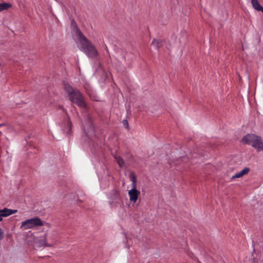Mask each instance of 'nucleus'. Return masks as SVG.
<instances>
[{
    "instance_id": "obj_1",
    "label": "nucleus",
    "mask_w": 263,
    "mask_h": 263,
    "mask_svg": "<svg viewBox=\"0 0 263 263\" xmlns=\"http://www.w3.org/2000/svg\"><path fill=\"white\" fill-rule=\"evenodd\" d=\"M75 37L78 43L80 45V49L89 58H95L97 57L98 52L96 47L79 28L76 30Z\"/></svg>"
},
{
    "instance_id": "obj_2",
    "label": "nucleus",
    "mask_w": 263,
    "mask_h": 263,
    "mask_svg": "<svg viewBox=\"0 0 263 263\" xmlns=\"http://www.w3.org/2000/svg\"><path fill=\"white\" fill-rule=\"evenodd\" d=\"M64 89L67 93L68 98L71 102L81 108H87V105L84 101V97L78 89L73 88L69 85H66Z\"/></svg>"
},
{
    "instance_id": "obj_3",
    "label": "nucleus",
    "mask_w": 263,
    "mask_h": 263,
    "mask_svg": "<svg viewBox=\"0 0 263 263\" xmlns=\"http://www.w3.org/2000/svg\"><path fill=\"white\" fill-rule=\"evenodd\" d=\"M241 141L244 144L251 145L258 152L263 151V140L260 136L250 134L243 137Z\"/></svg>"
},
{
    "instance_id": "obj_4",
    "label": "nucleus",
    "mask_w": 263,
    "mask_h": 263,
    "mask_svg": "<svg viewBox=\"0 0 263 263\" xmlns=\"http://www.w3.org/2000/svg\"><path fill=\"white\" fill-rule=\"evenodd\" d=\"M43 226V221L39 217H35L27 219L22 222L21 228L23 230H27L33 228L37 226Z\"/></svg>"
},
{
    "instance_id": "obj_5",
    "label": "nucleus",
    "mask_w": 263,
    "mask_h": 263,
    "mask_svg": "<svg viewBox=\"0 0 263 263\" xmlns=\"http://www.w3.org/2000/svg\"><path fill=\"white\" fill-rule=\"evenodd\" d=\"M84 129L86 134L89 137L91 138L95 135L94 127L92 124L91 119L89 116L87 117V123L86 125L84 126Z\"/></svg>"
},
{
    "instance_id": "obj_6",
    "label": "nucleus",
    "mask_w": 263,
    "mask_h": 263,
    "mask_svg": "<svg viewBox=\"0 0 263 263\" xmlns=\"http://www.w3.org/2000/svg\"><path fill=\"white\" fill-rule=\"evenodd\" d=\"M128 194L129 197V200L132 202L136 203L139 195L140 194V192L137 190V187H134L128 191Z\"/></svg>"
},
{
    "instance_id": "obj_7",
    "label": "nucleus",
    "mask_w": 263,
    "mask_h": 263,
    "mask_svg": "<svg viewBox=\"0 0 263 263\" xmlns=\"http://www.w3.org/2000/svg\"><path fill=\"white\" fill-rule=\"evenodd\" d=\"M16 210H12L8 208H4L3 210H0V221L3 220V217H6L9 216L17 212Z\"/></svg>"
},
{
    "instance_id": "obj_8",
    "label": "nucleus",
    "mask_w": 263,
    "mask_h": 263,
    "mask_svg": "<svg viewBox=\"0 0 263 263\" xmlns=\"http://www.w3.org/2000/svg\"><path fill=\"white\" fill-rule=\"evenodd\" d=\"M35 243H36L37 247H51L52 246L47 243V238L46 235L42 237L35 239Z\"/></svg>"
},
{
    "instance_id": "obj_9",
    "label": "nucleus",
    "mask_w": 263,
    "mask_h": 263,
    "mask_svg": "<svg viewBox=\"0 0 263 263\" xmlns=\"http://www.w3.org/2000/svg\"><path fill=\"white\" fill-rule=\"evenodd\" d=\"M62 129L64 133L69 134L71 130V123L69 119H66L61 126Z\"/></svg>"
},
{
    "instance_id": "obj_10",
    "label": "nucleus",
    "mask_w": 263,
    "mask_h": 263,
    "mask_svg": "<svg viewBox=\"0 0 263 263\" xmlns=\"http://www.w3.org/2000/svg\"><path fill=\"white\" fill-rule=\"evenodd\" d=\"M250 171V168L248 167H245L242 171L240 172L236 173L235 175L233 176L231 178V179L233 180L236 178H240L242 177L243 175L247 174Z\"/></svg>"
},
{
    "instance_id": "obj_11",
    "label": "nucleus",
    "mask_w": 263,
    "mask_h": 263,
    "mask_svg": "<svg viewBox=\"0 0 263 263\" xmlns=\"http://www.w3.org/2000/svg\"><path fill=\"white\" fill-rule=\"evenodd\" d=\"M151 45L156 49H159L162 46V41L160 40L154 39Z\"/></svg>"
},
{
    "instance_id": "obj_12",
    "label": "nucleus",
    "mask_w": 263,
    "mask_h": 263,
    "mask_svg": "<svg viewBox=\"0 0 263 263\" xmlns=\"http://www.w3.org/2000/svg\"><path fill=\"white\" fill-rule=\"evenodd\" d=\"M253 7L257 11H260L263 7H262L258 3L257 0H251Z\"/></svg>"
},
{
    "instance_id": "obj_13",
    "label": "nucleus",
    "mask_w": 263,
    "mask_h": 263,
    "mask_svg": "<svg viewBox=\"0 0 263 263\" xmlns=\"http://www.w3.org/2000/svg\"><path fill=\"white\" fill-rule=\"evenodd\" d=\"M111 198L112 199H120L121 197L119 191L117 190L112 191L111 193Z\"/></svg>"
},
{
    "instance_id": "obj_14",
    "label": "nucleus",
    "mask_w": 263,
    "mask_h": 263,
    "mask_svg": "<svg viewBox=\"0 0 263 263\" xmlns=\"http://www.w3.org/2000/svg\"><path fill=\"white\" fill-rule=\"evenodd\" d=\"M114 158L116 159L117 162L120 167H123L124 166V161L120 156H115Z\"/></svg>"
},
{
    "instance_id": "obj_15",
    "label": "nucleus",
    "mask_w": 263,
    "mask_h": 263,
    "mask_svg": "<svg viewBox=\"0 0 263 263\" xmlns=\"http://www.w3.org/2000/svg\"><path fill=\"white\" fill-rule=\"evenodd\" d=\"M11 5L8 3H0V12L5 10H7L11 7Z\"/></svg>"
},
{
    "instance_id": "obj_16",
    "label": "nucleus",
    "mask_w": 263,
    "mask_h": 263,
    "mask_svg": "<svg viewBox=\"0 0 263 263\" xmlns=\"http://www.w3.org/2000/svg\"><path fill=\"white\" fill-rule=\"evenodd\" d=\"M130 180L132 181V187H137V179L134 174L132 173L130 175Z\"/></svg>"
},
{
    "instance_id": "obj_17",
    "label": "nucleus",
    "mask_w": 263,
    "mask_h": 263,
    "mask_svg": "<svg viewBox=\"0 0 263 263\" xmlns=\"http://www.w3.org/2000/svg\"><path fill=\"white\" fill-rule=\"evenodd\" d=\"M249 263H257V260L256 259L254 254H252V257L249 259Z\"/></svg>"
},
{
    "instance_id": "obj_18",
    "label": "nucleus",
    "mask_w": 263,
    "mask_h": 263,
    "mask_svg": "<svg viewBox=\"0 0 263 263\" xmlns=\"http://www.w3.org/2000/svg\"><path fill=\"white\" fill-rule=\"evenodd\" d=\"M3 237V232L2 230L0 228V240H1Z\"/></svg>"
},
{
    "instance_id": "obj_19",
    "label": "nucleus",
    "mask_w": 263,
    "mask_h": 263,
    "mask_svg": "<svg viewBox=\"0 0 263 263\" xmlns=\"http://www.w3.org/2000/svg\"><path fill=\"white\" fill-rule=\"evenodd\" d=\"M123 124L124 125H126V128H128V122H127V120H123Z\"/></svg>"
},
{
    "instance_id": "obj_20",
    "label": "nucleus",
    "mask_w": 263,
    "mask_h": 263,
    "mask_svg": "<svg viewBox=\"0 0 263 263\" xmlns=\"http://www.w3.org/2000/svg\"><path fill=\"white\" fill-rule=\"evenodd\" d=\"M259 11H261L263 13V7L262 8V9H261V10Z\"/></svg>"
},
{
    "instance_id": "obj_21",
    "label": "nucleus",
    "mask_w": 263,
    "mask_h": 263,
    "mask_svg": "<svg viewBox=\"0 0 263 263\" xmlns=\"http://www.w3.org/2000/svg\"><path fill=\"white\" fill-rule=\"evenodd\" d=\"M259 11H261L263 13V7L262 8V9H261V10Z\"/></svg>"
},
{
    "instance_id": "obj_22",
    "label": "nucleus",
    "mask_w": 263,
    "mask_h": 263,
    "mask_svg": "<svg viewBox=\"0 0 263 263\" xmlns=\"http://www.w3.org/2000/svg\"><path fill=\"white\" fill-rule=\"evenodd\" d=\"M4 124H0V127L4 126Z\"/></svg>"
},
{
    "instance_id": "obj_23",
    "label": "nucleus",
    "mask_w": 263,
    "mask_h": 263,
    "mask_svg": "<svg viewBox=\"0 0 263 263\" xmlns=\"http://www.w3.org/2000/svg\"><path fill=\"white\" fill-rule=\"evenodd\" d=\"M2 134V132L0 131V135Z\"/></svg>"
}]
</instances>
